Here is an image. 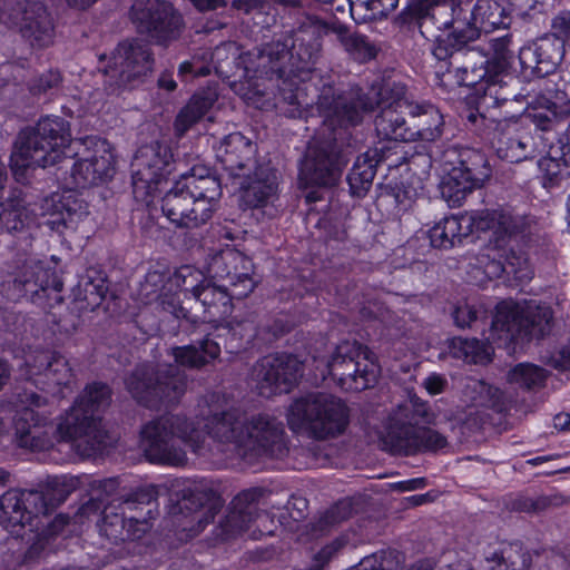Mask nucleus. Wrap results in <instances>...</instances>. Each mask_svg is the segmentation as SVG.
I'll list each match as a JSON object with an SVG mask.
<instances>
[{
    "mask_svg": "<svg viewBox=\"0 0 570 570\" xmlns=\"http://www.w3.org/2000/svg\"><path fill=\"white\" fill-rule=\"evenodd\" d=\"M233 444L257 456H281L285 452L282 423L266 414L248 416L219 392L202 396L193 416L168 414L147 422L140 431L141 448L153 463L183 466L188 452L203 455L207 440Z\"/></svg>",
    "mask_w": 570,
    "mask_h": 570,
    "instance_id": "1",
    "label": "nucleus"
},
{
    "mask_svg": "<svg viewBox=\"0 0 570 570\" xmlns=\"http://www.w3.org/2000/svg\"><path fill=\"white\" fill-rule=\"evenodd\" d=\"M77 147V160L71 177L77 187H88L107 181L115 174L111 145L98 137L71 140L69 124L60 117H43L35 128L19 132L11 154V169L17 180L24 179L30 168L47 167L59 163L67 148Z\"/></svg>",
    "mask_w": 570,
    "mask_h": 570,
    "instance_id": "2",
    "label": "nucleus"
},
{
    "mask_svg": "<svg viewBox=\"0 0 570 570\" xmlns=\"http://www.w3.org/2000/svg\"><path fill=\"white\" fill-rule=\"evenodd\" d=\"M291 35L282 36L263 48L245 53L235 42H225L209 50V63L219 77L235 78V91L246 101L261 107L258 97L266 94L265 81H276L281 92V109L292 118L303 117V108L309 105L307 86H296L291 72Z\"/></svg>",
    "mask_w": 570,
    "mask_h": 570,
    "instance_id": "3",
    "label": "nucleus"
},
{
    "mask_svg": "<svg viewBox=\"0 0 570 570\" xmlns=\"http://www.w3.org/2000/svg\"><path fill=\"white\" fill-rule=\"evenodd\" d=\"M252 261L235 249L215 255L208 275L185 265L174 272L171 284L179 288L180 304L188 309L202 311L207 322H224L230 314L232 298H243L253 292Z\"/></svg>",
    "mask_w": 570,
    "mask_h": 570,
    "instance_id": "4",
    "label": "nucleus"
},
{
    "mask_svg": "<svg viewBox=\"0 0 570 570\" xmlns=\"http://www.w3.org/2000/svg\"><path fill=\"white\" fill-rule=\"evenodd\" d=\"M401 101L410 100L405 97L404 86L400 83H386L380 92L372 89L367 96H362L357 88L341 92L333 85L324 83L315 109L324 118V126L335 130L336 127L360 124L363 116L376 105L381 107L375 118L377 136L394 141H413L411 128L402 116L407 109L399 105Z\"/></svg>",
    "mask_w": 570,
    "mask_h": 570,
    "instance_id": "5",
    "label": "nucleus"
},
{
    "mask_svg": "<svg viewBox=\"0 0 570 570\" xmlns=\"http://www.w3.org/2000/svg\"><path fill=\"white\" fill-rule=\"evenodd\" d=\"M411 11L421 20V27L429 23L436 27L438 33L433 35L435 46L433 55L438 59H445L454 50L479 37L480 31L492 32L500 28H508L511 23L510 12L499 2L492 0H479L472 11L473 22L466 17H461L460 2H438L431 7L423 0H409Z\"/></svg>",
    "mask_w": 570,
    "mask_h": 570,
    "instance_id": "6",
    "label": "nucleus"
},
{
    "mask_svg": "<svg viewBox=\"0 0 570 570\" xmlns=\"http://www.w3.org/2000/svg\"><path fill=\"white\" fill-rule=\"evenodd\" d=\"M328 32L336 35L345 51L355 60L366 61L376 55L375 46L365 36L352 33L342 24L330 26L315 16L305 14L298 28L292 33L291 48L293 53L289 56L291 72H294L295 87H308L305 97L309 99V105L303 108V117L314 115L315 98L318 99L324 83L332 85L330 81L318 79V75H315L312 70L320 52V39Z\"/></svg>",
    "mask_w": 570,
    "mask_h": 570,
    "instance_id": "7",
    "label": "nucleus"
},
{
    "mask_svg": "<svg viewBox=\"0 0 570 570\" xmlns=\"http://www.w3.org/2000/svg\"><path fill=\"white\" fill-rule=\"evenodd\" d=\"M552 320L550 306L540 301H503L497 306L487 343L476 338L454 337L450 342V351L454 357L465 362L485 363L491 357V343L511 341L522 333L544 336L551 330Z\"/></svg>",
    "mask_w": 570,
    "mask_h": 570,
    "instance_id": "8",
    "label": "nucleus"
},
{
    "mask_svg": "<svg viewBox=\"0 0 570 570\" xmlns=\"http://www.w3.org/2000/svg\"><path fill=\"white\" fill-rule=\"evenodd\" d=\"M535 226L531 217L510 208L482 209L442 218L429 230V238L433 247L451 248L473 232H489L499 248L518 235L531 234Z\"/></svg>",
    "mask_w": 570,
    "mask_h": 570,
    "instance_id": "9",
    "label": "nucleus"
},
{
    "mask_svg": "<svg viewBox=\"0 0 570 570\" xmlns=\"http://www.w3.org/2000/svg\"><path fill=\"white\" fill-rule=\"evenodd\" d=\"M204 169H193L184 175L161 199L164 216L178 228H197L213 216L220 197L217 179L204 174Z\"/></svg>",
    "mask_w": 570,
    "mask_h": 570,
    "instance_id": "10",
    "label": "nucleus"
},
{
    "mask_svg": "<svg viewBox=\"0 0 570 570\" xmlns=\"http://www.w3.org/2000/svg\"><path fill=\"white\" fill-rule=\"evenodd\" d=\"M433 420L428 403L411 395L389 412L382 433L383 444L393 453L404 454L442 449L446 445L445 438L420 425V422L430 424Z\"/></svg>",
    "mask_w": 570,
    "mask_h": 570,
    "instance_id": "11",
    "label": "nucleus"
},
{
    "mask_svg": "<svg viewBox=\"0 0 570 570\" xmlns=\"http://www.w3.org/2000/svg\"><path fill=\"white\" fill-rule=\"evenodd\" d=\"M110 395L106 384L87 385L70 410L60 417L56 428L59 440L71 443L82 456L99 451L105 439L99 413L109 405Z\"/></svg>",
    "mask_w": 570,
    "mask_h": 570,
    "instance_id": "12",
    "label": "nucleus"
},
{
    "mask_svg": "<svg viewBox=\"0 0 570 570\" xmlns=\"http://www.w3.org/2000/svg\"><path fill=\"white\" fill-rule=\"evenodd\" d=\"M288 428L315 440L334 439L348 425V409L337 396L312 392L293 401L286 413Z\"/></svg>",
    "mask_w": 570,
    "mask_h": 570,
    "instance_id": "13",
    "label": "nucleus"
},
{
    "mask_svg": "<svg viewBox=\"0 0 570 570\" xmlns=\"http://www.w3.org/2000/svg\"><path fill=\"white\" fill-rule=\"evenodd\" d=\"M322 380L331 375L344 391L360 392L379 379L380 365L374 354L356 341H342L327 356H314Z\"/></svg>",
    "mask_w": 570,
    "mask_h": 570,
    "instance_id": "14",
    "label": "nucleus"
},
{
    "mask_svg": "<svg viewBox=\"0 0 570 570\" xmlns=\"http://www.w3.org/2000/svg\"><path fill=\"white\" fill-rule=\"evenodd\" d=\"M157 490L153 485L138 489L127 499L112 501L102 511L99 532L114 543L136 540L149 528L157 509Z\"/></svg>",
    "mask_w": 570,
    "mask_h": 570,
    "instance_id": "15",
    "label": "nucleus"
},
{
    "mask_svg": "<svg viewBox=\"0 0 570 570\" xmlns=\"http://www.w3.org/2000/svg\"><path fill=\"white\" fill-rule=\"evenodd\" d=\"M259 491L249 489L240 492L230 502L227 514L219 521L213 532V543H226L236 540L248 532V535L256 539L262 534H273L274 527H268L267 512H258L256 501ZM273 523V521L271 520Z\"/></svg>",
    "mask_w": 570,
    "mask_h": 570,
    "instance_id": "16",
    "label": "nucleus"
},
{
    "mask_svg": "<svg viewBox=\"0 0 570 570\" xmlns=\"http://www.w3.org/2000/svg\"><path fill=\"white\" fill-rule=\"evenodd\" d=\"M223 501L206 482H194L183 492L181 501L173 508V523L185 533L181 540L199 534L220 510Z\"/></svg>",
    "mask_w": 570,
    "mask_h": 570,
    "instance_id": "17",
    "label": "nucleus"
},
{
    "mask_svg": "<svg viewBox=\"0 0 570 570\" xmlns=\"http://www.w3.org/2000/svg\"><path fill=\"white\" fill-rule=\"evenodd\" d=\"M52 508L42 492L11 489L0 497V521L10 534L24 539L38 529V518Z\"/></svg>",
    "mask_w": 570,
    "mask_h": 570,
    "instance_id": "18",
    "label": "nucleus"
},
{
    "mask_svg": "<svg viewBox=\"0 0 570 570\" xmlns=\"http://www.w3.org/2000/svg\"><path fill=\"white\" fill-rule=\"evenodd\" d=\"M131 168L134 196L148 206L173 170V154L168 146L159 142L142 146L137 150Z\"/></svg>",
    "mask_w": 570,
    "mask_h": 570,
    "instance_id": "19",
    "label": "nucleus"
},
{
    "mask_svg": "<svg viewBox=\"0 0 570 570\" xmlns=\"http://www.w3.org/2000/svg\"><path fill=\"white\" fill-rule=\"evenodd\" d=\"M126 386L139 403L154 407L177 402L185 393L186 376L177 366L168 365L151 377L150 368L142 365L127 379Z\"/></svg>",
    "mask_w": 570,
    "mask_h": 570,
    "instance_id": "20",
    "label": "nucleus"
},
{
    "mask_svg": "<svg viewBox=\"0 0 570 570\" xmlns=\"http://www.w3.org/2000/svg\"><path fill=\"white\" fill-rule=\"evenodd\" d=\"M45 399L35 392L24 391L18 395L13 419L18 445L32 451L48 450L53 445L51 428L47 417L36 411L45 404Z\"/></svg>",
    "mask_w": 570,
    "mask_h": 570,
    "instance_id": "21",
    "label": "nucleus"
},
{
    "mask_svg": "<svg viewBox=\"0 0 570 570\" xmlns=\"http://www.w3.org/2000/svg\"><path fill=\"white\" fill-rule=\"evenodd\" d=\"M26 380L52 396L63 397L75 383V375L68 360L46 351L29 352L24 358Z\"/></svg>",
    "mask_w": 570,
    "mask_h": 570,
    "instance_id": "22",
    "label": "nucleus"
},
{
    "mask_svg": "<svg viewBox=\"0 0 570 570\" xmlns=\"http://www.w3.org/2000/svg\"><path fill=\"white\" fill-rule=\"evenodd\" d=\"M336 138L318 144L313 141L306 151L299 169V184L303 188L333 187L338 181L347 159L337 151Z\"/></svg>",
    "mask_w": 570,
    "mask_h": 570,
    "instance_id": "23",
    "label": "nucleus"
},
{
    "mask_svg": "<svg viewBox=\"0 0 570 570\" xmlns=\"http://www.w3.org/2000/svg\"><path fill=\"white\" fill-rule=\"evenodd\" d=\"M130 19L138 31L149 35L159 43L177 38L183 28L181 16L161 0H135Z\"/></svg>",
    "mask_w": 570,
    "mask_h": 570,
    "instance_id": "24",
    "label": "nucleus"
},
{
    "mask_svg": "<svg viewBox=\"0 0 570 570\" xmlns=\"http://www.w3.org/2000/svg\"><path fill=\"white\" fill-rule=\"evenodd\" d=\"M301 371V363L292 355H267L254 366L252 380L259 394L269 397L289 392Z\"/></svg>",
    "mask_w": 570,
    "mask_h": 570,
    "instance_id": "25",
    "label": "nucleus"
},
{
    "mask_svg": "<svg viewBox=\"0 0 570 570\" xmlns=\"http://www.w3.org/2000/svg\"><path fill=\"white\" fill-rule=\"evenodd\" d=\"M149 47L139 40L120 42L104 66L105 76L125 86L151 70Z\"/></svg>",
    "mask_w": 570,
    "mask_h": 570,
    "instance_id": "26",
    "label": "nucleus"
},
{
    "mask_svg": "<svg viewBox=\"0 0 570 570\" xmlns=\"http://www.w3.org/2000/svg\"><path fill=\"white\" fill-rule=\"evenodd\" d=\"M489 175L485 159L475 154L469 163L461 161L442 177L440 193L450 206H460L470 193L482 186Z\"/></svg>",
    "mask_w": 570,
    "mask_h": 570,
    "instance_id": "27",
    "label": "nucleus"
},
{
    "mask_svg": "<svg viewBox=\"0 0 570 570\" xmlns=\"http://www.w3.org/2000/svg\"><path fill=\"white\" fill-rule=\"evenodd\" d=\"M57 265L55 256L45 261L33 258L27 261L13 279L12 293H8V295L12 299L26 296L36 302L40 297V293H46L49 289L60 292L62 283Z\"/></svg>",
    "mask_w": 570,
    "mask_h": 570,
    "instance_id": "28",
    "label": "nucleus"
},
{
    "mask_svg": "<svg viewBox=\"0 0 570 570\" xmlns=\"http://www.w3.org/2000/svg\"><path fill=\"white\" fill-rule=\"evenodd\" d=\"M0 21L10 27H18L33 47L43 48L53 42L55 24L42 3L32 2L23 8L4 12L0 16Z\"/></svg>",
    "mask_w": 570,
    "mask_h": 570,
    "instance_id": "29",
    "label": "nucleus"
},
{
    "mask_svg": "<svg viewBox=\"0 0 570 570\" xmlns=\"http://www.w3.org/2000/svg\"><path fill=\"white\" fill-rule=\"evenodd\" d=\"M174 273L168 275L160 271H149L138 289V299L142 304L159 302L165 311L177 318L187 317L186 307L180 304L179 288L171 284Z\"/></svg>",
    "mask_w": 570,
    "mask_h": 570,
    "instance_id": "30",
    "label": "nucleus"
},
{
    "mask_svg": "<svg viewBox=\"0 0 570 570\" xmlns=\"http://www.w3.org/2000/svg\"><path fill=\"white\" fill-rule=\"evenodd\" d=\"M240 198L248 207H263L274 200L277 194L276 173L268 164H257L253 170L237 174Z\"/></svg>",
    "mask_w": 570,
    "mask_h": 570,
    "instance_id": "31",
    "label": "nucleus"
},
{
    "mask_svg": "<svg viewBox=\"0 0 570 570\" xmlns=\"http://www.w3.org/2000/svg\"><path fill=\"white\" fill-rule=\"evenodd\" d=\"M215 153L217 160L234 177L245 170H253L258 164L255 159V144L239 132L224 137L215 147Z\"/></svg>",
    "mask_w": 570,
    "mask_h": 570,
    "instance_id": "32",
    "label": "nucleus"
},
{
    "mask_svg": "<svg viewBox=\"0 0 570 570\" xmlns=\"http://www.w3.org/2000/svg\"><path fill=\"white\" fill-rule=\"evenodd\" d=\"M563 53V45L559 40L544 38L523 46L519 51V61L523 70L543 77L554 71Z\"/></svg>",
    "mask_w": 570,
    "mask_h": 570,
    "instance_id": "33",
    "label": "nucleus"
},
{
    "mask_svg": "<svg viewBox=\"0 0 570 570\" xmlns=\"http://www.w3.org/2000/svg\"><path fill=\"white\" fill-rule=\"evenodd\" d=\"M37 205L29 202L21 190H10L0 202V228L9 233L21 232L37 224Z\"/></svg>",
    "mask_w": 570,
    "mask_h": 570,
    "instance_id": "34",
    "label": "nucleus"
},
{
    "mask_svg": "<svg viewBox=\"0 0 570 570\" xmlns=\"http://www.w3.org/2000/svg\"><path fill=\"white\" fill-rule=\"evenodd\" d=\"M499 137L497 154L509 163H519L527 158L531 137L522 131V126L515 116L498 124Z\"/></svg>",
    "mask_w": 570,
    "mask_h": 570,
    "instance_id": "35",
    "label": "nucleus"
},
{
    "mask_svg": "<svg viewBox=\"0 0 570 570\" xmlns=\"http://www.w3.org/2000/svg\"><path fill=\"white\" fill-rule=\"evenodd\" d=\"M462 56L463 63L459 68V71L462 72L461 83L470 87L485 81L489 83L485 97L492 98L493 95H497L495 82L499 75L493 73L489 56L478 48L466 49Z\"/></svg>",
    "mask_w": 570,
    "mask_h": 570,
    "instance_id": "36",
    "label": "nucleus"
},
{
    "mask_svg": "<svg viewBox=\"0 0 570 570\" xmlns=\"http://www.w3.org/2000/svg\"><path fill=\"white\" fill-rule=\"evenodd\" d=\"M399 105L405 107L411 117L409 127L413 134V141H434L442 135L443 118L433 105L412 101H401Z\"/></svg>",
    "mask_w": 570,
    "mask_h": 570,
    "instance_id": "37",
    "label": "nucleus"
},
{
    "mask_svg": "<svg viewBox=\"0 0 570 570\" xmlns=\"http://www.w3.org/2000/svg\"><path fill=\"white\" fill-rule=\"evenodd\" d=\"M217 97V91L214 88L195 94L177 115L175 120L176 131L179 135L185 134L213 108Z\"/></svg>",
    "mask_w": 570,
    "mask_h": 570,
    "instance_id": "38",
    "label": "nucleus"
},
{
    "mask_svg": "<svg viewBox=\"0 0 570 570\" xmlns=\"http://www.w3.org/2000/svg\"><path fill=\"white\" fill-rule=\"evenodd\" d=\"M220 354L219 344L206 337L198 346H178L171 348V356L177 365L187 367H199L212 360H215Z\"/></svg>",
    "mask_w": 570,
    "mask_h": 570,
    "instance_id": "39",
    "label": "nucleus"
},
{
    "mask_svg": "<svg viewBox=\"0 0 570 570\" xmlns=\"http://www.w3.org/2000/svg\"><path fill=\"white\" fill-rule=\"evenodd\" d=\"M501 256L498 249H488L479 254L469 263L466 272L469 282L478 286H485L489 281L499 278L503 274Z\"/></svg>",
    "mask_w": 570,
    "mask_h": 570,
    "instance_id": "40",
    "label": "nucleus"
},
{
    "mask_svg": "<svg viewBox=\"0 0 570 570\" xmlns=\"http://www.w3.org/2000/svg\"><path fill=\"white\" fill-rule=\"evenodd\" d=\"M539 168L550 185L570 177V146L551 147L549 154L539 160Z\"/></svg>",
    "mask_w": 570,
    "mask_h": 570,
    "instance_id": "41",
    "label": "nucleus"
},
{
    "mask_svg": "<svg viewBox=\"0 0 570 570\" xmlns=\"http://www.w3.org/2000/svg\"><path fill=\"white\" fill-rule=\"evenodd\" d=\"M55 204V210L52 213V219L50 220L53 225H62L66 228H76L77 224L86 215L82 210V205L71 194L63 195L56 200L55 197L51 199Z\"/></svg>",
    "mask_w": 570,
    "mask_h": 570,
    "instance_id": "42",
    "label": "nucleus"
},
{
    "mask_svg": "<svg viewBox=\"0 0 570 570\" xmlns=\"http://www.w3.org/2000/svg\"><path fill=\"white\" fill-rule=\"evenodd\" d=\"M570 112V105L558 106L556 102H548L547 106L533 108L520 117H515L523 127L527 122H533L541 130H548L552 124Z\"/></svg>",
    "mask_w": 570,
    "mask_h": 570,
    "instance_id": "43",
    "label": "nucleus"
},
{
    "mask_svg": "<svg viewBox=\"0 0 570 570\" xmlns=\"http://www.w3.org/2000/svg\"><path fill=\"white\" fill-rule=\"evenodd\" d=\"M547 373L543 368L529 363L515 365L508 374V381L520 387L532 389L540 386L546 380Z\"/></svg>",
    "mask_w": 570,
    "mask_h": 570,
    "instance_id": "44",
    "label": "nucleus"
},
{
    "mask_svg": "<svg viewBox=\"0 0 570 570\" xmlns=\"http://www.w3.org/2000/svg\"><path fill=\"white\" fill-rule=\"evenodd\" d=\"M375 176V167L366 157H358L352 170L347 176V180L353 194L361 195L366 191Z\"/></svg>",
    "mask_w": 570,
    "mask_h": 570,
    "instance_id": "45",
    "label": "nucleus"
},
{
    "mask_svg": "<svg viewBox=\"0 0 570 570\" xmlns=\"http://www.w3.org/2000/svg\"><path fill=\"white\" fill-rule=\"evenodd\" d=\"M510 42V35L494 38L490 41L491 56L489 58L492 62V70L494 75L501 76L511 65L513 55L509 50Z\"/></svg>",
    "mask_w": 570,
    "mask_h": 570,
    "instance_id": "46",
    "label": "nucleus"
},
{
    "mask_svg": "<svg viewBox=\"0 0 570 570\" xmlns=\"http://www.w3.org/2000/svg\"><path fill=\"white\" fill-rule=\"evenodd\" d=\"M352 513V507L348 501H340L322 515L311 528L312 537H318L328 531L335 524L347 519Z\"/></svg>",
    "mask_w": 570,
    "mask_h": 570,
    "instance_id": "47",
    "label": "nucleus"
},
{
    "mask_svg": "<svg viewBox=\"0 0 570 570\" xmlns=\"http://www.w3.org/2000/svg\"><path fill=\"white\" fill-rule=\"evenodd\" d=\"M101 76L104 78L105 88H96L92 91H87L85 94L86 101L83 109L87 112L100 111L109 97L116 95L117 90L121 87V85H118L116 80L106 77L104 70Z\"/></svg>",
    "mask_w": 570,
    "mask_h": 570,
    "instance_id": "48",
    "label": "nucleus"
},
{
    "mask_svg": "<svg viewBox=\"0 0 570 570\" xmlns=\"http://www.w3.org/2000/svg\"><path fill=\"white\" fill-rule=\"evenodd\" d=\"M503 273L513 275L520 282H527L532 277L529 259L523 252H515L512 247L504 255Z\"/></svg>",
    "mask_w": 570,
    "mask_h": 570,
    "instance_id": "49",
    "label": "nucleus"
},
{
    "mask_svg": "<svg viewBox=\"0 0 570 570\" xmlns=\"http://www.w3.org/2000/svg\"><path fill=\"white\" fill-rule=\"evenodd\" d=\"M209 50L202 49L196 52L190 60L180 63L178 72L181 77L193 75L194 77L207 76L212 72L209 63Z\"/></svg>",
    "mask_w": 570,
    "mask_h": 570,
    "instance_id": "50",
    "label": "nucleus"
},
{
    "mask_svg": "<svg viewBox=\"0 0 570 570\" xmlns=\"http://www.w3.org/2000/svg\"><path fill=\"white\" fill-rule=\"evenodd\" d=\"M119 488V481L116 478L106 479L94 482L95 498L81 507L80 512L83 515H89L90 512L97 508L96 501H102L104 497L112 495Z\"/></svg>",
    "mask_w": 570,
    "mask_h": 570,
    "instance_id": "51",
    "label": "nucleus"
},
{
    "mask_svg": "<svg viewBox=\"0 0 570 570\" xmlns=\"http://www.w3.org/2000/svg\"><path fill=\"white\" fill-rule=\"evenodd\" d=\"M470 387L478 393V396L473 397L475 404L484 406L499 405L502 396L499 389L481 381H473Z\"/></svg>",
    "mask_w": 570,
    "mask_h": 570,
    "instance_id": "52",
    "label": "nucleus"
},
{
    "mask_svg": "<svg viewBox=\"0 0 570 570\" xmlns=\"http://www.w3.org/2000/svg\"><path fill=\"white\" fill-rule=\"evenodd\" d=\"M345 544L343 539H336L318 551L309 570H324L325 564L334 557V554Z\"/></svg>",
    "mask_w": 570,
    "mask_h": 570,
    "instance_id": "53",
    "label": "nucleus"
},
{
    "mask_svg": "<svg viewBox=\"0 0 570 570\" xmlns=\"http://www.w3.org/2000/svg\"><path fill=\"white\" fill-rule=\"evenodd\" d=\"M60 81L61 77L58 71H48L33 81L30 90L35 95L45 94L48 90L57 87Z\"/></svg>",
    "mask_w": 570,
    "mask_h": 570,
    "instance_id": "54",
    "label": "nucleus"
},
{
    "mask_svg": "<svg viewBox=\"0 0 570 570\" xmlns=\"http://www.w3.org/2000/svg\"><path fill=\"white\" fill-rule=\"evenodd\" d=\"M352 19L357 22L368 21V14H372L374 0H347Z\"/></svg>",
    "mask_w": 570,
    "mask_h": 570,
    "instance_id": "55",
    "label": "nucleus"
},
{
    "mask_svg": "<svg viewBox=\"0 0 570 570\" xmlns=\"http://www.w3.org/2000/svg\"><path fill=\"white\" fill-rule=\"evenodd\" d=\"M478 312L474 305L460 303L453 311V318L459 327H468L476 320Z\"/></svg>",
    "mask_w": 570,
    "mask_h": 570,
    "instance_id": "56",
    "label": "nucleus"
},
{
    "mask_svg": "<svg viewBox=\"0 0 570 570\" xmlns=\"http://www.w3.org/2000/svg\"><path fill=\"white\" fill-rule=\"evenodd\" d=\"M552 30L556 40H559L562 45L564 41L570 43V12H561L552 21Z\"/></svg>",
    "mask_w": 570,
    "mask_h": 570,
    "instance_id": "57",
    "label": "nucleus"
},
{
    "mask_svg": "<svg viewBox=\"0 0 570 570\" xmlns=\"http://www.w3.org/2000/svg\"><path fill=\"white\" fill-rule=\"evenodd\" d=\"M233 9L246 14H263L268 9V3L264 0H234Z\"/></svg>",
    "mask_w": 570,
    "mask_h": 570,
    "instance_id": "58",
    "label": "nucleus"
},
{
    "mask_svg": "<svg viewBox=\"0 0 570 570\" xmlns=\"http://www.w3.org/2000/svg\"><path fill=\"white\" fill-rule=\"evenodd\" d=\"M552 367L561 371L570 368V344L562 346L557 353L543 356Z\"/></svg>",
    "mask_w": 570,
    "mask_h": 570,
    "instance_id": "59",
    "label": "nucleus"
},
{
    "mask_svg": "<svg viewBox=\"0 0 570 570\" xmlns=\"http://www.w3.org/2000/svg\"><path fill=\"white\" fill-rule=\"evenodd\" d=\"M422 385L430 395H438L448 387V380L442 374L431 373L423 380Z\"/></svg>",
    "mask_w": 570,
    "mask_h": 570,
    "instance_id": "60",
    "label": "nucleus"
},
{
    "mask_svg": "<svg viewBox=\"0 0 570 570\" xmlns=\"http://www.w3.org/2000/svg\"><path fill=\"white\" fill-rule=\"evenodd\" d=\"M227 327H229L234 335H238L240 338L249 340L255 335V326L253 321L233 320L227 322Z\"/></svg>",
    "mask_w": 570,
    "mask_h": 570,
    "instance_id": "61",
    "label": "nucleus"
},
{
    "mask_svg": "<svg viewBox=\"0 0 570 570\" xmlns=\"http://www.w3.org/2000/svg\"><path fill=\"white\" fill-rule=\"evenodd\" d=\"M397 6L399 0H374L372 14H368V20L383 18L395 10Z\"/></svg>",
    "mask_w": 570,
    "mask_h": 570,
    "instance_id": "62",
    "label": "nucleus"
},
{
    "mask_svg": "<svg viewBox=\"0 0 570 570\" xmlns=\"http://www.w3.org/2000/svg\"><path fill=\"white\" fill-rule=\"evenodd\" d=\"M416 196H417V193L415 190L410 191V190L405 189L402 193H397L395 196V199H396L399 206L401 207V209L407 210L409 208H411Z\"/></svg>",
    "mask_w": 570,
    "mask_h": 570,
    "instance_id": "63",
    "label": "nucleus"
},
{
    "mask_svg": "<svg viewBox=\"0 0 570 570\" xmlns=\"http://www.w3.org/2000/svg\"><path fill=\"white\" fill-rule=\"evenodd\" d=\"M85 292L90 294V296H86V299L91 306L98 305L104 296L102 288L95 286L91 283L86 284Z\"/></svg>",
    "mask_w": 570,
    "mask_h": 570,
    "instance_id": "64",
    "label": "nucleus"
}]
</instances>
